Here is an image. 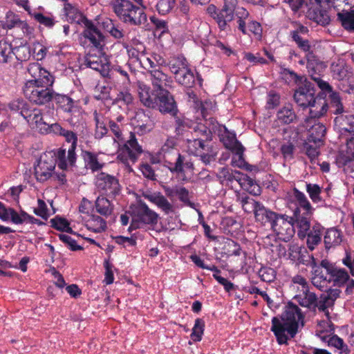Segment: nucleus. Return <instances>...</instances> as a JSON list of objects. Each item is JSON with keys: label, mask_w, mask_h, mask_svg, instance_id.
I'll return each instance as SVG.
<instances>
[{"label": "nucleus", "mask_w": 354, "mask_h": 354, "mask_svg": "<svg viewBox=\"0 0 354 354\" xmlns=\"http://www.w3.org/2000/svg\"><path fill=\"white\" fill-rule=\"evenodd\" d=\"M286 71L298 86L293 96L296 104L303 109L311 108L305 122L308 124L313 119L324 115L328 111V105L324 99L319 97V94L315 96L316 90L314 84L304 76H299L290 70Z\"/></svg>", "instance_id": "nucleus-1"}, {"label": "nucleus", "mask_w": 354, "mask_h": 354, "mask_svg": "<svg viewBox=\"0 0 354 354\" xmlns=\"http://www.w3.org/2000/svg\"><path fill=\"white\" fill-rule=\"evenodd\" d=\"M304 317L300 308L292 302H289L281 316V320L277 317L272 318L271 330L274 333L279 344L287 343L288 337L285 334L286 331L291 337L295 336L299 322L301 326H304Z\"/></svg>", "instance_id": "nucleus-2"}, {"label": "nucleus", "mask_w": 354, "mask_h": 354, "mask_svg": "<svg viewBox=\"0 0 354 354\" xmlns=\"http://www.w3.org/2000/svg\"><path fill=\"white\" fill-rule=\"evenodd\" d=\"M138 92L142 104L150 109H157L161 113L175 116L178 113L177 103L174 95L167 89L151 93V88L143 83H138Z\"/></svg>", "instance_id": "nucleus-3"}, {"label": "nucleus", "mask_w": 354, "mask_h": 354, "mask_svg": "<svg viewBox=\"0 0 354 354\" xmlns=\"http://www.w3.org/2000/svg\"><path fill=\"white\" fill-rule=\"evenodd\" d=\"M110 5L118 18L131 26H140L147 21V15L142 8L135 6L129 0H113Z\"/></svg>", "instance_id": "nucleus-4"}, {"label": "nucleus", "mask_w": 354, "mask_h": 354, "mask_svg": "<svg viewBox=\"0 0 354 354\" xmlns=\"http://www.w3.org/2000/svg\"><path fill=\"white\" fill-rule=\"evenodd\" d=\"M46 85L39 84L40 81L27 82L24 87L25 96L32 103L43 105L53 100L54 91L51 80H44Z\"/></svg>", "instance_id": "nucleus-5"}, {"label": "nucleus", "mask_w": 354, "mask_h": 354, "mask_svg": "<svg viewBox=\"0 0 354 354\" xmlns=\"http://www.w3.org/2000/svg\"><path fill=\"white\" fill-rule=\"evenodd\" d=\"M299 228L298 236L300 239H304L306 236V232L310 229H303L299 226L297 220L295 218V214L288 216L286 214H279L272 227V230L277 234L279 239L283 241H288L295 234L294 225Z\"/></svg>", "instance_id": "nucleus-6"}, {"label": "nucleus", "mask_w": 354, "mask_h": 354, "mask_svg": "<svg viewBox=\"0 0 354 354\" xmlns=\"http://www.w3.org/2000/svg\"><path fill=\"white\" fill-rule=\"evenodd\" d=\"M132 221L128 229L129 232L140 228L142 225L154 226L158 223V214L151 209L145 203L140 201L132 210Z\"/></svg>", "instance_id": "nucleus-7"}, {"label": "nucleus", "mask_w": 354, "mask_h": 354, "mask_svg": "<svg viewBox=\"0 0 354 354\" xmlns=\"http://www.w3.org/2000/svg\"><path fill=\"white\" fill-rule=\"evenodd\" d=\"M65 140L71 143V147L68 149V155L66 156V149H59L55 153V157L58 160L57 165L63 170L67 169L68 166L73 167L76 161L75 149L77 147V136L72 131L65 129L62 135Z\"/></svg>", "instance_id": "nucleus-8"}, {"label": "nucleus", "mask_w": 354, "mask_h": 354, "mask_svg": "<svg viewBox=\"0 0 354 354\" xmlns=\"http://www.w3.org/2000/svg\"><path fill=\"white\" fill-rule=\"evenodd\" d=\"M293 195L299 203V206L293 211L295 218H296L301 228L304 230L310 229V219L313 214L311 205L304 194L299 191L296 187L293 188Z\"/></svg>", "instance_id": "nucleus-9"}, {"label": "nucleus", "mask_w": 354, "mask_h": 354, "mask_svg": "<svg viewBox=\"0 0 354 354\" xmlns=\"http://www.w3.org/2000/svg\"><path fill=\"white\" fill-rule=\"evenodd\" d=\"M97 189L106 196L111 197L118 195L120 191L118 180L113 176L101 172L96 176Z\"/></svg>", "instance_id": "nucleus-10"}, {"label": "nucleus", "mask_w": 354, "mask_h": 354, "mask_svg": "<svg viewBox=\"0 0 354 354\" xmlns=\"http://www.w3.org/2000/svg\"><path fill=\"white\" fill-rule=\"evenodd\" d=\"M57 158L53 156L48 157L46 155L41 157L35 167V175L37 180L44 182L48 180L52 176V171L54 170Z\"/></svg>", "instance_id": "nucleus-11"}, {"label": "nucleus", "mask_w": 354, "mask_h": 354, "mask_svg": "<svg viewBox=\"0 0 354 354\" xmlns=\"http://www.w3.org/2000/svg\"><path fill=\"white\" fill-rule=\"evenodd\" d=\"M236 4V0H224L223 8L216 14V16H214V19L221 30H225L227 23L233 20Z\"/></svg>", "instance_id": "nucleus-12"}, {"label": "nucleus", "mask_w": 354, "mask_h": 354, "mask_svg": "<svg viewBox=\"0 0 354 354\" xmlns=\"http://www.w3.org/2000/svg\"><path fill=\"white\" fill-rule=\"evenodd\" d=\"M148 73L150 75V80L153 86L151 93H158L161 89L171 86L172 80L167 74L163 73L160 68L149 69Z\"/></svg>", "instance_id": "nucleus-13"}, {"label": "nucleus", "mask_w": 354, "mask_h": 354, "mask_svg": "<svg viewBox=\"0 0 354 354\" xmlns=\"http://www.w3.org/2000/svg\"><path fill=\"white\" fill-rule=\"evenodd\" d=\"M84 26L86 29L83 32L84 37L88 39L94 47L102 50L103 46L105 45L104 37L102 34L93 22L88 19H85Z\"/></svg>", "instance_id": "nucleus-14"}, {"label": "nucleus", "mask_w": 354, "mask_h": 354, "mask_svg": "<svg viewBox=\"0 0 354 354\" xmlns=\"http://www.w3.org/2000/svg\"><path fill=\"white\" fill-rule=\"evenodd\" d=\"M317 119H313L308 124L305 122L306 127H309L308 141L315 145H322L326 132V128L323 124L317 122Z\"/></svg>", "instance_id": "nucleus-15"}, {"label": "nucleus", "mask_w": 354, "mask_h": 354, "mask_svg": "<svg viewBox=\"0 0 354 354\" xmlns=\"http://www.w3.org/2000/svg\"><path fill=\"white\" fill-rule=\"evenodd\" d=\"M249 203L255 205V218L257 221L261 222L263 225L269 223L271 227L273 226L275 220L278 216V214L266 209L262 204L255 200H250Z\"/></svg>", "instance_id": "nucleus-16"}, {"label": "nucleus", "mask_w": 354, "mask_h": 354, "mask_svg": "<svg viewBox=\"0 0 354 354\" xmlns=\"http://www.w3.org/2000/svg\"><path fill=\"white\" fill-rule=\"evenodd\" d=\"M143 196L145 198L156 205L166 214L174 212L173 205L160 192L145 193L143 194Z\"/></svg>", "instance_id": "nucleus-17"}, {"label": "nucleus", "mask_w": 354, "mask_h": 354, "mask_svg": "<svg viewBox=\"0 0 354 354\" xmlns=\"http://www.w3.org/2000/svg\"><path fill=\"white\" fill-rule=\"evenodd\" d=\"M224 129L226 132V135L223 136L221 140L227 149L241 157L244 151V147L241 143L237 140L234 134L228 132L225 127H224Z\"/></svg>", "instance_id": "nucleus-18"}, {"label": "nucleus", "mask_w": 354, "mask_h": 354, "mask_svg": "<svg viewBox=\"0 0 354 354\" xmlns=\"http://www.w3.org/2000/svg\"><path fill=\"white\" fill-rule=\"evenodd\" d=\"M300 306L315 310L317 308V298L314 292L304 290L302 295H296L294 298Z\"/></svg>", "instance_id": "nucleus-19"}, {"label": "nucleus", "mask_w": 354, "mask_h": 354, "mask_svg": "<svg viewBox=\"0 0 354 354\" xmlns=\"http://www.w3.org/2000/svg\"><path fill=\"white\" fill-rule=\"evenodd\" d=\"M55 102L59 104L60 107L64 109L65 112L80 113V109L74 105V101L68 96L55 93L54 92L53 99Z\"/></svg>", "instance_id": "nucleus-20"}, {"label": "nucleus", "mask_w": 354, "mask_h": 354, "mask_svg": "<svg viewBox=\"0 0 354 354\" xmlns=\"http://www.w3.org/2000/svg\"><path fill=\"white\" fill-rule=\"evenodd\" d=\"M86 219V226L88 230L96 233L104 232L106 229V223L101 216L95 214L88 215Z\"/></svg>", "instance_id": "nucleus-21"}, {"label": "nucleus", "mask_w": 354, "mask_h": 354, "mask_svg": "<svg viewBox=\"0 0 354 354\" xmlns=\"http://www.w3.org/2000/svg\"><path fill=\"white\" fill-rule=\"evenodd\" d=\"M176 81L185 87L191 88L195 83V78L193 72L189 68L187 65L180 72L174 75Z\"/></svg>", "instance_id": "nucleus-22"}, {"label": "nucleus", "mask_w": 354, "mask_h": 354, "mask_svg": "<svg viewBox=\"0 0 354 354\" xmlns=\"http://www.w3.org/2000/svg\"><path fill=\"white\" fill-rule=\"evenodd\" d=\"M342 27L348 32H354V10L339 12L337 15Z\"/></svg>", "instance_id": "nucleus-23"}, {"label": "nucleus", "mask_w": 354, "mask_h": 354, "mask_svg": "<svg viewBox=\"0 0 354 354\" xmlns=\"http://www.w3.org/2000/svg\"><path fill=\"white\" fill-rule=\"evenodd\" d=\"M124 146L128 151L129 158L133 162L137 160L138 156L142 153V147L138 145L135 135L132 133Z\"/></svg>", "instance_id": "nucleus-24"}, {"label": "nucleus", "mask_w": 354, "mask_h": 354, "mask_svg": "<svg viewBox=\"0 0 354 354\" xmlns=\"http://www.w3.org/2000/svg\"><path fill=\"white\" fill-rule=\"evenodd\" d=\"M277 120L281 124H288L297 120V115L293 109L290 106H283L280 109L277 114Z\"/></svg>", "instance_id": "nucleus-25"}, {"label": "nucleus", "mask_w": 354, "mask_h": 354, "mask_svg": "<svg viewBox=\"0 0 354 354\" xmlns=\"http://www.w3.org/2000/svg\"><path fill=\"white\" fill-rule=\"evenodd\" d=\"M84 64L87 67L99 71L103 76L106 74L105 65L102 63L101 59L95 55L88 54L84 57Z\"/></svg>", "instance_id": "nucleus-26"}, {"label": "nucleus", "mask_w": 354, "mask_h": 354, "mask_svg": "<svg viewBox=\"0 0 354 354\" xmlns=\"http://www.w3.org/2000/svg\"><path fill=\"white\" fill-rule=\"evenodd\" d=\"M206 141L203 138H194L192 140L187 139L188 151L195 156L201 154V152L205 151L207 147H209L208 145H205Z\"/></svg>", "instance_id": "nucleus-27"}, {"label": "nucleus", "mask_w": 354, "mask_h": 354, "mask_svg": "<svg viewBox=\"0 0 354 354\" xmlns=\"http://www.w3.org/2000/svg\"><path fill=\"white\" fill-rule=\"evenodd\" d=\"M5 26L8 29H12L15 27L20 28L24 32H27L28 29L27 23L21 21L19 17L12 12H8L6 14Z\"/></svg>", "instance_id": "nucleus-28"}, {"label": "nucleus", "mask_w": 354, "mask_h": 354, "mask_svg": "<svg viewBox=\"0 0 354 354\" xmlns=\"http://www.w3.org/2000/svg\"><path fill=\"white\" fill-rule=\"evenodd\" d=\"M83 156L86 167L93 172L100 171L104 165V163L99 161L97 154L93 152L85 151L83 152Z\"/></svg>", "instance_id": "nucleus-29"}, {"label": "nucleus", "mask_w": 354, "mask_h": 354, "mask_svg": "<svg viewBox=\"0 0 354 354\" xmlns=\"http://www.w3.org/2000/svg\"><path fill=\"white\" fill-rule=\"evenodd\" d=\"M21 115L28 122L35 123V124H41L45 122L43 121L41 112L39 109H29L28 106L26 109H22Z\"/></svg>", "instance_id": "nucleus-30"}, {"label": "nucleus", "mask_w": 354, "mask_h": 354, "mask_svg": "<svg viewBox=\"0 0 354 354\" xmlns=\"http://www.w3.org/2000/svg\"><path fill=\"white\" fill-rule=\"evenodd\" d=\"M334 122L341 129L349 133L354 132V115H338Z\"/></svg>", "instance_id": "nucleus-31"}, {"label": "nucleus", "mask_w": 354, "mask_h": 354, "mask_svg": "<svg viewBox=\"0 0 354 354\" xmlns=\"http://www.w3.org/2000/svg\"><path fill=\"white\" fill-rule=\"evenodd\" d=\"M65 14L72 22L77 24L82 23L85 24V19H88L77 8L73 6L71 3L64 4Z\"/></svg>", "instance_id": "nucleus-32"}, {"label": "nucleus", "mask_w": 354, "mask_h": 354, "mask_svg": "<svg viewBox=\"0 0 354 354\" xmlns=\"http://www.w3.org/2000/svg\"><path fill=\"white\" fill-rule=\"evenodd\" d=\"M96 211L104 216L111 215L113 210V206L106 198L98 196L95 201Z\"/></svg>", "instance_id": "nucleus-33"}, {"label": "nucleus", "mask_w": 354, "mask_h": 354, "mask_svg": "<svg viewBox=\"0 0 354 354\" xmlns=\"http://www.w3.org/2000/svg\"><path fill=\"white\" fill-rule=\"evenodd\" d=\"M342 241L341 232L339 230L335 228L327 230L324 236V244L327 249L340 244Z\"/></svg>", "instance_id": "nucleus-34"}, {"label": "nucleus", "mask_w": 354, "mask_h": 354, "mask_svg": "<svg viewBox=\"0 0 354 354\" xmlns=\"http://www.w3.org/2000/svg\"><path fill=\"white\" fill-rule=\"evenodd\" d=\"M188 65L187 59L184 57H172L167 62V66L170 71L176 75Z\"/></svg>", "instance_id": "nucleus-35"}, {"label": "nucleus", "mask_w": 354, "mask_h": 354, "mask_svg": "<svg viewBox=\"0 0 354 354\" xmlns=\"http://www.w3.org/2000/svg\"><path fill=\"white\" fill-rule=\"evenodd\" d=\"M329 93L330 104L333 109V113L335 115H342L344 111V106L342 102V99L339 94L337 92L333 91L331 88V92H327Z\"/></svg>", "instance_id": "nucleus-36"}, {"label": "nucleus", "mask_w": 354, "mask_h": 354, "mask_svg": "<svg viewBox=\"0 0 354 354\" xmlns=\"http://www.w3.org/2000/svg\"><path fill=\"white\" fill-rule=\"evenodd\" d=\"M354 160V138H351L346 142V149L342 151L339 156V161L344 165Z\"/></svg>", "instance_id": "nucleus-37"}, {"label": "nucleus", "mask_w": 354, "mask_h": 354, "mask_svg": "<svg viewBox=\"0 0 354 354\" xmlns=\"http://www.w3.org/2000/svg\"><path fill=\"white\" fill-rule=\"evenodd\" d=\"M193 130L197 138H203L208 141L212 140L214 127H207L206 124L199 122L193 127Z\"/></svg>", "instance_id": "nucleus-38"}, {"label": "nucleus", "mask_w": 354, "mask_h": 354, "mask_svg": "<svg viewBox=\"0 0 354 354\" xmlns=\"http://www.w3.org/2000/svg\"><path fill=\"white\" fill-rule=\"evenodd\" d=\"M308 17L317 24L322 26H326L330 21V18L326 10H313L308 12Z\"/></svg>", "instance_id": "nucleus-39"}, {"label": "nucleus", "mask_w": 354, "mask_h": 354, "mask_svg": "<svg viewBox=\"0 0 354 354\" xmlns=\"http://www.w3.org/2000/svg\"><path fill=\"white\" fill-rule=\"evenodd\" d=\"M241 175L242 174L240 171L236 170L233 171L226 167L221 169L218 172V178L222 183L224 181L232 182L234 180L239 181L241 180L240 177Z\"/></svg>", "instance_id": "nucleus-40"}, {"label": "nucleus", "mask_w": 354, "mask_h": 354, "mask_svg": "<svg viewBox=\"0 0 354 354\" xmlns=\"http://www.w3.org/2000/svg\"><path fill=\"white\" fill-rule=\"evenodd\" d=\"M12 48L5 40L0 41V62L7 63L12 59Z\"/></svg>", "instance_id": "nucleus-41"}, {"label": "nucleus", "mask_w": 354, "mask_h": 354, "mask_svg": "<svg viewBox=\"0 0 354 354\" xmlns=\"http://www.w3.org/2000/svg\"><path fill=\"white\" fill-rule=\"evenodd\" d=\"M204 330L205 322L201 318H197L195 320V324L192 328V332L190 335L192 339L194 342H200L202 339Z\"/></svg>", "instance_id": "nucleus-42"}, {"label": "nucleus", "mask_w": 354, "mask_h": 354, "mask_svg": "<svg viewBox=\"0 0 354 354\" xmlns=\"http://www.w3.org/2000/svg\"><path fill=\"white\" fill-rule=\"evenodd\" d=\"M333 281L338 286L344 285L349 279L348 272L342 268H336L330 274Z\"/></svg>", "instance_id": "nucleus-43"}, {"label": "nucleus", "mask_w": 354, "mask_h": 354, "mask_svg": "<svg viewBox=\"0 0 354 354\" xmlns=\"http://www.w3.org/2000/svg\"><path fill=\"white\" fill-rule=\"evenodd\" d=\"M12 56L21 62L26 61L30 57V48L26 45L20 46L12 48Z\"/></svg>", "instance_id": "nucleus-44"}, {"label": "nucleus", "mask_w": 354, "mask_h": 354, "mask_svg": "<svg viewBox=\"0 0 354 354\" xmlns=\"http://www.w3.org/2000/svg\"><path fill=\"white\" fill-rule=\"evenodd\" d=\"M291 37L297 45V46L304 52H309L310 50V45L308 39H304L297 32H291Z\"/></svg>", "instance_id": "nucleus-45"}, {"label": "nucleus", "mask_w": 354, "mask_h": 354, "mask_svg": "<svg viewBox=\"0 0 354 354\" xmlns=\"http://www.w3.org/2000/svg\"><path fill=\"white\" fill-rule=\"evenodd\" d=\"M175 0H160L156 5L158 12L161 15L169 13L173 8Z\"/></svg>", "instance_id": "nucleus-46"}, {"label": "nucleus", "mask_w": 354, "mask_h": 354, "mask_svg": "<svg viewBox=\"0 0 354 354\" xmlns=\"http://www.w3.org/2000/svg\"><path fill=\"white\" fill-rule=\"evenodd\" d=\"M306 190L313 202H319L321 201V188L318 185L307 183Z\"/></svg>", "instance_id": "nucleus-47"}, {"label": "nucleus", "mask_w": 354, "mask_h": 354, "mask_svg": "<svg viewBox=\"0 0 354 354\" xmlns=\"http://www.w3.org/2000/svg\"><path fill=\"white\" fill-rule=\"evenodd\" d=\"M328 343L329 345H331L345 353H348L349 352V349L346 344H344L342 339L339 337L337 335H333L329 337Z\"/></svg>", "instance_id": "nucleus-48"}, {"label": "nucleus", "mask_w": 354, "mask_h": 354, "mask_svg": "<svg viewBox=\"0 0 354 354\" xmlns=\"http://www.w3.org/2000/svg\"><path fill=\"white\" fill-rule=\"evenodd\" d=\"M307 241L306 243L308 248L310 250H313L315 246L321 241V235L319 231H315L314 232H306Z\"/></svg>", "instance_id": "nucleus-49"}, {"label": "nucleus", "mask_w": 354, "mask_h": 354, "mask_svg": "<svg viewBox=\"0 0 354 354\" xmlns=\"http://www.w3.org/2000/svg\"><path fill=\"white\" fill-rule=\"evenodd\" d=\"M334 302L328 295L324 292L320 295L319 300L317 301V308L320 311L325 312L326 310L333 306Z\"/></svg>", "instance_id": "nucleus-50"}, {"label": "nucleus", "mask_w": 354, "mask_h": 354, "mask_svg": "<svg viewBox=\"0 0 354 354\" xmlns=\"http://www.w3.org/2000/svg\"><path fill=\"white\" fill-rule=\"evenodd\" d=\"M59 238L63 243L67 245L72 251L81 250L83 249L82 246L77 245L76 241L67 234H59Z\"/></svg>", "instance_id": "nucleus-51"}, {"label": "nucleus", "mask_w": 354, "mask_h": 354, "mask_svg": "<svg viewBox=\"0 0 354 354\" xmlns=\"http://www.w3.org/2000/svg\"><path fill=\"white\" fill-rule=\"evenodd\" d=\"M259 274L261 279L266 282L272 281L274 279V270L270 268H262Z\"/></svg>", "instance_id": "nucleus-52"}, {"label": "nucleus", "mask_w": 354, "mask_h": 354, "mask_svg": "<svg viewBox=\"0 0 354 354\" xmlns=\"http://www.w3.org/2000/svg\"><path fill=\"white\" fill-rule=\"evenodd\" d=\"M216 156V153L212 151V147H207L205 151L201 152V154H198L196 156H200L201 160L205 165L209 164L212 160H214V157Z\"/></svg>", "instance_id": "nucleus-53"}, {"label": "nucleus", "mask_w": 354, "mask_h": 354, "mask_svg": "<svg viewBox=\"0 0 354 354\" xmlns=\"http://www.w3.org/2000/svg\"><path fill=\"white\" fill-rule=\"evenodd\" d=\"M37 202L38 207L34 209V213L46 220L48 217L47 206L45 202L41 199H39Z\"/></svg>", "instance_id": "nucleus-54"}, {"label": "nucleus", "mask_w": 354, "mask_h": 354, "mask_svg": "<svg viewBox=\"0 0 354 354\" xmlns=\"http://www.w3.org/2000/svg\"><path fill=\"white\" fill-rule=\"evenodd\" d=\"M52 227L55 229L63 232L69 223L65 218L56 216L55 218L50 220Z\"/></svg>", "instance_id": "nucleus-55"}, {"label": "nucleus", "mask_w": 354, "mask_h": 354, "mask_svg": "<svg viewBox=\"0 0 354 354\" xmlns=\"http://www.w3.org/2000/svg\"><path fill=\"white\" fill-rule=\"evenodd\" d=\"M311 78L317 83L319 88L323 92H331V86L328 84V82L323 80L319 77V75H311Z\"/></svg>", "instance_id": "nucleus-56"}, {"label": "nucleus", "mask_w": 354, "mask_h": 354, "mask_svg": "<svg viewBox=\"0 0 354 354\" xmlns=\"http://www.w3.org/2000/svg\"><path fill=\"white\" fill-rule=\"evenodd\" d=\"M118 103L122 102L124 104L129 105L133 103V97L129 92H120L115 99Z\"/></svg>", "instance_id": "nucleus-57"}, {"label": "nucleus", "mask_w": 354, "mask_h": 354, "mask_svg": "<svg viewBox=\"0 0 354 354\" xmlns=\"http://www.w3.org/2000/svg\"><path fill=\"white\" fill-rule=\"evenodd\" d=\"M96 122V130L95 136L96 138H102L104 135L107 133L108 129L105 127V124L102 122H100L97 115L95 117Z\"/></svg>", "instance_id": "nucleus-58"}, {"label": "nucleus", "mask_w": 354, "mask_h": 354, "mask_svg": "<svg viewBox=\"0 0 354 354\" xmlns=\"http://www.w3.org/2000/svg\"><path fill=\"white\" fill-rule=\"evenodd\" d=\"M308 141L307 143H306L305 148L306 151V155L311 159L314 160L319 155V150L318 147H319L321 145H315V146L310 144Z\"/></svg>", "instance_id": "nucleus-59"}, {"label": "nucleus", "mask_w": 354, "mask_h": 354, "mask_svg": "<svg viewBox=\"0 0 354 354\" xmlns=\"http://www.w3.org/2000/svg\"><path fill=\"white\" fill-rule=\"evenodd\" d=\"M47 80H51L52 84H53V82H54L53 77L50 74L49 72H48L47 71H46L44 68H41V71L38 74V77L35 79V80H29L28 82H37V81H40L41 83L39 84L46 85V83L44 82V80L46 81Z\"/></svg>", "instance_id": "nucleus-60"}, {"label": "nucleus", "mask_w": 354, "mask_h": 354, "mask_svg": "<svg viewBox=\"0 0 354 354\" xmlns=\"http://www.w3.org/2000/svg\"><path fill=\"white\" fill-rule=\"evenodd\" d=\"M141 171L144 176L151 180H156V175L151 166L149 164H143L141 166Z\"/></svg>", "instance_id": "nucleus-61"}, {"label": "nucleus", "mask_w": 354, "mask_h": 354, "mask_svg": "<svg viewBox=\"0 0 354 354\" xmlns=\"http://www.w3.org/2000/svg\"><path fill=\"white\" fill-rule=\"evenodd\" d=\"M184 162H185V157L180 155V153H178V158L175 162L174 167L172 168H170V170L171 172H176L178 174H182L184 172Z\"/></svg>", "instance_id": "nucleus-62"}, {"label": "nucleus", "mask_w": 354, "mask_h": 354, "mask_svg": "<svg viewBox=\"0 0 354 354\" xmlns=\"http://www.w3.org/2000/svg\"><path fill=\"white\" fill-rule=\"evenodd\" d=\"M7 214L8 215V219L10 218L11 221L15 224L22 223V215L21 212L18 214L13 208H8Z\"/></svg>", "instance_id": "nucleus-63"}, {"label": "nucleus", "mask_w": 354, "mask_h": 354, "mask_svg": "<svg viewBox=\"0 0 354 354\" xmlns=\"http://www.w3.org/2000/svg\"><path fill=\"white\" fill-rule=\"evenodd\" d=\"M177 196L180 201L185 203H190L189 191L183 187H178Z\"/></svg>", "instance_id": "nucleus-64"}]
</instances>
